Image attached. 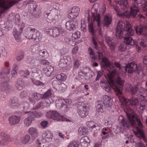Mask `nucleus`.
<instances>
[{
    "label": "nucleus",
    "mask_w": 147,
    "mask_h": 147,
    "mask_svg": "<svg viewBox=\"0 0 147 147\" xmlns=\"http://www.w3.org/2000/svg\"><path fill=\"white\" fill-rule=\"evenodd\" d=\"M131 48L130 47H127V44L125 43L124 44H121L119 47V49L120 51H124L125 49H128Z\"/></svg>",
    "instance_id": "de8ad7c7"
},
{
    "label": "nucleus",
    "mask_w": 147,
    "mask_h": 147,
    "mask_svg": "<svg viewBox=\"0 0 147 147\" xmlns=\"http://www.w3.org/2000/svg\"><path fill=\"white\" fill-rule=\"evenodd\" d=\"M124 109L128 119H125L122 115H120L119 117V120L121 126L127 128L136 126L140 128L143 127L142 123L140 119L133 115V111L132 109L128 108Z\"/></svg>",
    "instance_id": "7ed1b4c3"
},
{
    "label": "nucleus",
    "mask_w": 147,
    "mask_h": 147,
    "mask_svg": "<svg viewBox=\"0 0 147 147\" xmlns=\"http://www.w3.org/2000/svg\"><path fill=\"white\" fill-rule=\"evenodd\" d=\"M21 119L20 116L16 115H12L9 117L8 120L11 125H14L19 123Z\"/></svg>",
    "instance_id": "ddd939ff"
},
{
    "label": "nucleus",
    "mask_w": 147,
    "mask_h": 147,
    "mask_svg": "<svg viewBox=\"0 0 147 147\" xmlns=\"http://www.w3.org/2000/svg\"><path fill=\"white\" fill-rule=\"evenodd\" d=\"M16 86L17 89L19 90H22L24 87V83L21 78H19L18 80Z\"/></svg>",
    "instance_id": "c85d7f7f"
},
{
    "label": "nucleus",
    "mask_w": 147,
    "mask_h": 147,
    "mask_svg": "<svg viewBox=\"0 0 147 147\" xmlns=\"http://www.w3.org/2000/svg\"><path fill=\"white\" fill-rule=\"evenodd\" d=\"M64 30L60 26L58 27H56V37L59 35L61 33H63Z\"/></svg>",
    "instance_id": "79ce46f5"
},
{
    "label": "nucleus",
    "mask_w": 147,
    "mask_h": 147,
    "mask_svg": "<svg viewBox=\"0 0 147 147\" xmlns=\"http://www.w3.org/2000/svg\"><path fill=\"white\" fill-rule=\"evenodd\" d=\"M112 21L111 17L108 15L104 16L103 23L104 26H108L111 23Z\"/></svg>",
    "instance_id": "b1692460"
},
{
    "label": "nucleus",
    "mask_w": 147,
    "mask_h": 147,
    "mask_svg": "<svg viewBox=\"0 0 147 147\" xmlns=\"http://www.w3.org/2000/svg\"><path fill=\"white\" fill-rule=\"evenodd\" d=\"M87 73L84 71L80 70L78 72V76L79 78H83L84 76L86 75Z\"/></svg>",
    "instance_id": "4d7b16f0"
},
{
    "label": "nucleus",
    "mask_w": 147,
    "mask_h": 147,
    "mask_svg": "<svg viewBox=\"0 0 147 147\" xmlns=\"http://www.w3.org/2000/svg\"><path fill=\"white\" fill-rule=\"evenodd\" d=\"M13 34L15 37L16 40L18 42H20L21 41V37L20 35L21 34H20L17 30H15L13 32Z\"/></svg>",
    "instance_id": "58836bf2"
},
{
    "label": "nucleus",
    "mask_w": 147,
    "mask_h": 147,
    "mask_svg": "<svg viewBox=\"0 0 147 147\" xmlns=\"http://www.w3.org/2000/svg\"><path fill=\"white\" fill-rule=\"evenodd\" d=\"M43 141H45L46 142H48L52 140L51 134L50 133H47L45 132L42 135Z\"/></svg>",
    "instance_id": "cd10ccee"
},
{
    "label": "nucleus",
    "mask_w": 147,
    "mask_h": 147,
    "mask_svg": "<svg viewBox=\"0 0 147 147\" xmlns=\"http://www.w3.org/2000/svg\"><path fill=\"white\" fill-rule=\"evenodd\" d=\"M138 134L139 135L140 137L145 142H147V138L145 137L144 134L142 131L139 127H137Z\"/></svg>",
    "instance_id": "c756f323"
},
{
    "label": "nucleus",
    "mask_w": 147,
    "mask_h": 147,
    "mask_svg": "<svg viewBox=\"0 0 147 147\" xmlns=\"http://www.w3.org/2000/svg\"><path fill=\"white\" fill-rule=\"evenodd\" d=\"M140 90L143 91L142 92L140 91V92H139V94L144 98L145 96H147V90H144L142 88H141Z\"/></svg>",
    "instance_id": "6e6d98bb"
},
{
    "label": "nucleus",
    "mask_w": 147,
    "mask_h": 147,
    "mask_svg": "<svg viewBox=\"0 0 147 147\" xmlns=\"http://www.w3.org/2000/svg\"><path fill=\"white\" fill-rule=\"evenodd\" d=\"M101 65L103 68L108 71V76L110 81V82L102 81L100 83L102 88L108 92H110L112 89L114 90L116 92V95L119 96L121 105L124 111V109L128 108L132 109L130 107L131 105L136 106L138 105L139 101L137 98H133L130 100L124 97L121 90L124 81L119 77L115 67L111 65L109 60L107 57H103Z\"/></svg>",
    "instance_id": "f257e3e1"
},
{
    "label": "nucleus",
    "mask_w": 147,
    "mask_h": 147,
    "mask_svg": "<svg viewBox=\"0 0 147 147\" xmlns=\"http://www.w3.org/2000/svg\"><path fill=\"white\" fill-rule=\"evenodd\" d=\"M109 128L108 127L104 128L102 129L101 133L103 135H109Z\"/></svg>",
    "instance_id": "69168bd1"
},
{
    "label": "nucleus",
    "mask_w": 147,
    "mask_h": 147,
    "mask_svg": "<svg viewBox=\"0 0 147 147\" xmlns=\"http://www.w3.org/2000/svg\"><path fill=\"white\" fill-rule=\"evenodd\" d=\"M48 124V122L47 121L44 120L41 122L40 125L43 128H45L47 127Z\"/></svg>",
    "instance_id": "0e129e2a"
},
{
    "label": "nucleus",
    "mask_w": 147,
    "mask_h": 147,
    "mask_svg": "<svg viewBox=\"0 0 147 147\" xmlns=\"http://www.w3.org/2000/svg\"><path fill=\"white\" fill-rule=\"evenodd\" d=\"M79 107L78 110V113L79 116L82 118L86 117L88 114L89 107L88 105L86 104H82Z\"/></svg>",
    "instance_id": "1a4fd4ad"
},
{
    "label": "nucleus",
    "mask_w": 147,
    "mask_h": 147,
    "mask_svg": "<svg viewBox=\"0 0 147 147\" xmlns=\"http://www.w3.org/2000/svg\"><path fill=\"white\" fill-rule=\"evenodd\" d=\"M33 120L30 117H28L24 120V124L28 127L31 124Z\"/></svg>",
    "instance_id": "ea45409f"
},
{
    "label": "nucleus",
    "mask_w": 147,
    "mask_h": 147,
    "mask_svg": "<svg viewBox=\"0 0 147 147\" xmlns=\"http://www.w3.org/2000/svg\"><path fill=\"white\" fill-rule=\"evenodd\" d=\"M84 21L83 20L81 21V29L83 32H85L86 30V25L84 23Z\"/></svg>",
    "instance_id": "052dcab7"
},
{
    "label": "nucleus",
    "mask_w": 147,
    "mask_h": 147,
    "mask_svg": "<svg viewBox=\"0 0 147 147\" xmlns=\"http://www.w3.org/2000/svg\"><path fill=\"white\" fill-rule=\"evenodd\" d=\"M94 123L92 121H88L87 122V124L88 125V127L89 128L94 129V131L95 130L99 131L100 129V126L97 124H94Z\"/></svg>",
    "instance_id": "393cba45"
},
{
    "label": "nucleus",
    "mask_w": 147,
    "mask_h": 147,
    "mask_svg": "<svg viewBox=\"0 0 147 147\" xmlns=\"http://www.w3.org/2000/svg\"><path fill=\"white\" fill-rule=\"evenodd\" d=\"M39 59V58L36 55H32L31 57H28L26 61L28 63L31 65H34Z\"/></svg>",
    "instance_id": "aec40b11"
},
{
    "label": "nucleus",
    "mask_w": 147,
    "mask_h": 147,
    "mask_svg": "<svg viewBox=\"0 0 147 147\" xmlns=\"http://www.w3.org/2000/svg\"><path fill=\"white\" fill-rule=\"evenodd\" d=\"M129 89V91L131 92L132 94H135L138 92V88L137 86L134 87H131Z\"/></svg>",
    "instance_id": "864d4df0"
},
{
    "label": "nucleus",
    "mask_w": 147,
    "mask_h": 147,
    "mask_svg": "<svg viewBox=\"0 0 147 147\" xmlns=\"http://www.w3.org/2000/svg\"><path fill=\"white\" fill-rule=\"evenodd\" d=\"M147 103L145 100H142L140 102V106L139 107L140 109L143 110L146 107Z\"/></svg>",
    "instance_id": "c03bdc74"
},
{
    "label": "nucleus",
    "mask_w": 147,
    "mask_h": 147,
    "mask_svg": "<svg viewBox=\"0 0 147 147\" xmlns=\"http://www.w3.org/2000/svg\"><path fill=\"white\" fill-rule=\"evenodd\" d=\"M46 116L47 119L55 120V111H50L47 112L46 114Z\"/></svg>",
    "instance_id": "7c9ffc66"
},
{
    "label": "nucleus",
    "mask_w": 147,
    "mask_h": 147,
    "mask_svg": "<svg viewBox=\"0 0 147 147\" xmlns=\"http://www.w3.org/2000/svg\"><path fill=\"white\" fill-rule=\"evenodd\" d=\"M0 7L5 10L9 8L8 6L5 5V2L3 0H0Z\"/></svg>",
    "instance_id": "603ef678"
},
{
    "label": "nucleus",
    "mask_w": 147,
    "mask_h": 147,
    "mask_svg": "<svg viewBox=\"0 0 147 147\" xmlns=\"http://www.w3.org/2000/svg\"><path fill=\"white\" fill-rule=\"evenodd\" d=\"M56 78L59 81L62 82L66 80L67 76L64 73H61L57 75Z\"/></svg>",
    "instance_id": "473e14b6"
},
{
    "label": "nucleus",
    "mask_w": 147,
    "mask_h": 147,
    "mask_svg": "<svg viewBox=\"0 0 147 147\" xmlns=\"http://www.w3.org/2000/svg\"><path fill=\"white\" fill-rule=\"evenodd\" d=\"M104 105L106 107H111L113 105L111 98L107 95H105L103 96Z\"/></svg>",
    "instance_id": "a211bd4d"
},
{
    "label": "nucleus",
    "mask_w": 147,
    "mask_h": 147,
    "mask_svg": "<svg viewBox=\"0 0 147 147\" xmlns=\"http://www.w3.org/2000/svg\"><path fill=\"white\" fill-rule=\"evenodd\" d=\"M130 12L129 13V11L125 10V11L123 13L120 12V9L118 7H114L115 10L117 12L118 15L120 17L122 18H130V16H132L134 17H139L140 18H144V17L142 15H140V12L138 7L136 5H134L132 7L130 8Z\"/></svg>",
    "instance_id": "20e7f679"
},
{
    "label": "nucleus",
    "mask_w": 147,
    "mask_h": 147,
    "mask_svg": "<svg viewBox=\"0 0 147 147\" xmlns=\"http://www.w3.org/2000/svg\"><path fill=\"white\" fill-rule=\"evenodd\" d=\"M79 143L77 141H72L69 143L67 147H78Z\"/></svg>",
    "instance_id": "a19ab883"
},
{
    "label": "nucleus",
    "mask_w": 147,
    "mask_h": 147,
    "mask_svg": "<svg viewBox=\"0 0 147 147\" xmlns=\"http://www.w3.org/2000/svg\"><path fill=\"white\" fill-rule=\"evenodd\" d=\"M128 31L125 33V34L124 36V43L127 44V47H130L134 45V42L132 38L131 37L133 36L134 33V31L132 29H131L129 27L127 29Z\"/></svg>",
    "instance_id": "6e6552de"
},
{
    "label": "nucleus",
    "mask_w": 147,
    "mask_h": 147,
    "mask_svg": "<svg viewBox=\"0 0 147 147\" xmlns=\"http://www.w3.org/2000/svg\"><path fill=\"white\" fill-rule=\"evenodd\" d=\"M104 103L102 101H98L96 103V111L98 113H103L104 111Z\"/></svg>",
    "instance_id": "5701e85b"
},
{
    "label": "nucleus",
    "mask_w": 147,
    "mask_h": 147,
    "mask_svg": "<svg viewBox=\"0 0 147 147\" xmlns=\"http://www.w3.org/2000/svg\"><path fill=\"white\" fill-rule=\"evenodd\" d=\"M43 73L47 76H51L54 74V67L51 65H48L43 69Z\"/></svg>",
    "instance_id": "2eb2a0df"
},
{
    "label": "nucleus",
    "mask_w": 147,
    "mask_h": 147,
    "mask_svg": "<svg viewBox=\"0 0 147 147\" xmlns=\"http://www.w3.org/2000/svg\"><path fill=\"white\" fill-rule=\"evenodd\" d=\"M77 24V23L73 20H69L66 22L65 27L67 30H73L76 28Z\"/></svg>",
    "instance_id": "f3484780"
},
{
    "label": "nucleus",
    "mask_w": 147,
    "mask_h": 147,
    "mask_svg": "<svg viewBox=\"0 0 147 147\" xmlns=\"http://www.w3.org/2000/svg\"><path fill=\"white\" fill-rule=\"evenodd\" d=\"M87 132V130L84 127H80L79 128L78 132L80 135L85 134Z\"/></svg>",
    "instance_id": "8fccbe9b"
},
{
    "label": "nucleus",
    "mask_w": 147,
    "mask_h": 147,
    "mask_svg": "<svg viewBox=\"0 0 147 147\" xmlns=\"http://www.w3.org/2000/svg\"><path fill=\"white\" fill-rule=\"evenodd\" d=\"M40 62V64L42 65H47L49 64V62L45 59H41Z\"/></svg>",
    "instance_id": "774afa93"
},
{
    "label": "nucleus",
    "mask_w": 147,
    "mask_h": 147,
    "mask_svg": "<svg viewBox=\"0 0 147 147\" xmlns=\"http://www.w3.org/2000/svg\"><path fill=\"white\" fill-rule=\"evenodd\" d=\"M69 18H75L78 16L80 12V8L76 6L71 7L69 8Z\"/></svg>",
    "instance_id": "9d476101"
},
{
    "label": "nucleus",
    "mask_w": 147,
    "mask_h": 147,
    "mask_svg": "<svg viewBox=\"0 0 147 147\" xmlns=\"http://www.w3.org/2000/svg\"><path fill=\"white\" fill-rule=\"evenodd\" d=\"M20 74L21 76L26 78L29 75L30 73L28 70L26 69L25 71L22 70L20 71Z\"/></svg>",
    "instance_id": "a18cd8bd"
},
{
    "label": "nucleus",
    "mask_w": 147,
    "mask_h": 147,
    "mask_svg": "<svg viewBox=\"0 0 147 147\" xmlns=\"http://www.w3.org/2000/svg\"><path fill=\"white\" fill-rule=\"evenodd\" d=\"M122 69L123 71L124 74H126L127 70L128 73L131 74L136 70H138L136 64L132 62L129 64L127 65L125 67H123Z\"/></svg>",
    "instance_id": "9b49d317"
},
{
    "label": "nucleus",
    "mask_w": 147,
    "mask_h": 147,
    "mask_svg": "<svg viewBox=\"0 0 147 147\" xmlns=\"http://www.w3.org/2000/svg\"><path fill=\"white\" fill-rule=\"evenodd\" d=\"M57 90L61 92H64L66 90V85L63 83H61L60 84L57 85Z\"/></svg>",
    "instance_id": "f704fd0d"
},
{
    "label": "nucleus",
    "mask_w": 147,
    "mask_h": 147,
    "mask_svg": "<svg viewBox=\"0 0 147 147\" xmlns=\"http://www.w3.org/2000/svg\"><path fill=\"white\" fill-rule=\"evenodd\" d=\"M130 26L131 29H132V26L128 22H126V25L124 21L119 20L116 28V36L117 38H121L124 33L127 31L128 28Z\"/></svg>",
    "instance_id": "423d86ee"
},
{
    "label": "nucleus",
    "mask_w": 147,
    "mask_h": 147,
    "mask_svg": "<svg viewBox=\"0 0 147 147\" xmlns=\"http://www.w3.org/2000/svg\"><path fill=\"white\" fill-rule=\"evenodd\" d=\"M90 139L87 136L82 137L80 140L81 146L82 147H87L90 142Z\"/></svg>",
    "instance_id": "4be33fe9"
},
{
    "label": "nucleus",
    "mask_w": 147,
    "mask_h": 147,
    "mask_svg": "<svg viewBox=\"0 0 147 147\" xmlns=\"http://www.w3.org/2000/svg\"><path fill=\"white\" fill-rule=\"evenodd\" d=\"M116 2L120 5L121 10H125L129 7L127 0H117Z\"/></svg>",
    "instance_id": "412c9836"
},
{
    "label": "nucleus",
    "mask_w": 147,
    "mask_h": 147,
    "mask_svg": "<svg viewBox=\"0 0 147 147\" xmlns=\"http://www.w3.org/2000/svg\"><path fill=\"white\" fill-rule=\"evenodd\" d=\"M25 37L29 39L33 40L38 42L40 40L42 35L35 28L28 27L25 29Z\"/></svg>",
    "instance_id": "39448f33"
},
{
    "label": "nucleus",
    "mask_w": 147,
    "mask_h": 147,
    "mask_svg": "<svg viewBox=\"0 0 147 147\" xmlns=\"http://www.w3.org/2000/svg\"><path fill=\"white\" fill-rule=\"evenodd\" d=\"M73 39L74 38V41L75 39H77L80 38V32H76L75 33L73 34V36H72Z\"/></svg>",
    "instance_id": "e2e57ef3"
},
{
    "label": "nucleus",
    "mask_w": 147,
    "mask_h": 147,
    "mask_svg": "<svg viewBox=\"0 0 147 147\" xmlns=\"http://www.w3.org/2000/svg\"><path fill=\"white\" fill-rule=\"evenodd\" d=\"M74 67L76 68L78 67L80 65V61L78 59H75L74 61Z\"/></svg>",
    "instance_id": "338daca9"
},
{
    "label": "nucleus",
    "mask_w": 147,
    "mask_h": 147,
    "mask_svg": "<svg viewBox=\"0 0 147 147\" xmlns=\"http://www.w3.org/2000/svg\"><path fill=\"white\" fill-rule=\"evenodd\" d=\"M51 94V90H49L42 95V98H47L48 97L50 96Z\"/></svg>",
    "instance_id": "3c124183"
},
{
    "label": "nucleus",
    "mask_w": 147,
    "mask_h": 147,
    "mask_svg": "<svg viewBox=\"0 0 147 147\" xmlns=\"http://www.w3.org/2000/svg\"><path fill=\"white\" fill-rule=\"evenodd\" d=\"M11 107L13 109L18 108L19 100L18 97L15 96L11 98L10 100Z\"/></svg>",
    "instance_id": "dca6fc26"
},
{
    "label": "nucleus",
    "mask_w": 147,
    "mask_h": 147,
    "mask_svg": "<svg viewBox=\"0 0 147 147\" xmlns=\"http://www.w3.org/2000/svg\"><path fill=\"white\" fill-rule=\"evenodd\" d=\"M88 52L90 57L92 59H97V56L91 48L90 47L88 48Z\"/></svg>",
    "instance_id": "72a5a7b5"
},
{
    "label": "nucleus",
    "mask_w": 147,
    "mask_h": 147,
    "mask_svg": "<svg viewBox=\"0 0 147 147\" xmlns=\"http://www.w3.org/2000/svg\"><path fill=\"white\" fill-rule=\"evenodd\" d=\"M39 53V55L45 58H47L49 56L47 51L45 49L40 50Z\"/></svg>",
    "instance_id": "4c0bfd02"
},
{
    "label": "nucleus",
    "mask_w": 147,
    "mask_h": 147,
    "mask_svg": "<svg viewBox=\"0 0 147 147\" xmlns=\"http://www.w3.org/2000/svg\"><path fill=\"white\" fill-rule=\"evenodd\" d=\"M39 46L38 44H35L32 46L31 47V51L32 55H35L37 54L40 51Z\"/></svg>",
    "instance_id": "2f4dec72"
},
{
    "label": "nucleus",
    "mask_w": 147,
    "mask_h": 147,
    "mask_svg": "<svg viewBox=\"0 0 147 147\" xmlns=\"http://www.w3.org/2000/svg\"><path fill=\"white\" fill-rule=\"evenodd\" d=\"M68 62L67 57L65 55L61 58L59 64V66L61 68H66L67 66Z\"/></svg>",
    "instance_id": "6ab92c4d"
},
{
    "label": "nucleus",
    "mask_w": 147,
    "mask_h": 147,
    "mask_svg": "<svg viewBox=\"0 0 147 147\" xmlns=\"http://www.w3.org/2000/svg\"><path fill=\"white\" fill-rule=\"evenodd\" d=\"M12 87L6 82L1 83L0 87V91L3 93L9 92L11 90Z\"/></svg>",
    "instance_id": "4468645a"
},
{
    "label": "nucleus",
    "mask_w": 147,
    "mask_h": 147,
    "mask_svg": "<svg viewBox=\"0 0 147 147\" xmlns=\"http://www.w3.org/2000/svg\"><path fill=\"white\" fill-rule=\"evenodd\" d=\"M9 65V63L8 62L5 63V67H3L0 72V78H5L6 79H8L7 75L9 74L10 72V68L8 67Z\"/></svg>",
    "instance_id": "f8f14e48"
},
{
    "label": "nucleus",
    "mask_w": 147,
    "mask_h": 147,
    "mask_svg": "<svg viewBox=\"0 0 147 147\" xmlns=\"http://www.w3.org/2000/svg\"><path fill=\"white\" fill-rule=\"evenodd\" d=\"M71 103L70 99H58L56 100V107L57 108L64 111L67 110V106Z\"/></svg>",
    "instance_id": "0eeeda50"
},
{
    "label": "nucleus",
    "mask_w": 147,
    "mask_h": 147,
    "mask_svg": "<svg viewBox=\"0 0 147 147\" xmlns=\"http://www.w3.org/2000/svg\"><path fill=\"white\" fill-rule=\"evenodd\" d=\"M30 136L27 134L25 135L22 139V142L24 144H26L29 141L30 139Z\"/></svg>",
    "instance_id": "37998d69"
},
{
    "label": "nucleus",
    "mask_w": 147,
    "mask_h": 147,
    "mask_svg": "<svg viewBox=\"0 0 147 147\" xmlns=\"http://www.w3.org/2000/svg\"><path fill=\"white\" fill-rule=\"evenodd\" d=\"M33 11H34L32 12V14L36 18H38L40 15V12H39V10L37 11L36 9L34 8L33 9Z\"/></svg>",
    "instance_id": "680f3d73"
},
{
    "label": "nucleus",
    "mask_w": 147,
    "mask_h": 147,
    "mask_svg": "<svg viewBox=\"0 0 147 147\" xmlns=\"http://www.w3.org/2000/svg\"><path fill=\"white\" fill-rule=\"evenodd\" d=\"M24 53L23 51H22L20 53V55H18L17 58L16 59L18 61H20L24 58Z\"/></svg>",
    "instance_id": "bf43d9fd"
},
{
    "label": "nucleus",
    "mask_w": 147,
    "mask_h": 147,
    "mask_svg": "<svg viewBox=\"0 0 147 147\" xmlns=\"http://www.w3.org/2000/svg\"><path fill=\"white\" fill-rule=\"evenodd\" d=\"M28 132L30 134L33 136L37 134V130L34 127H31L29 129Z\"/></svg>",
    "instance_id": "49530a36"
},
{
    "label": "nucleus",
    "mask_w": 147,
    "mask_h": 147,
    "mask_svg": "<svg viewBox=\"0 0 147 147\" xmlns=\"http://www.w3.org/2000/svg\"><path fill=\"white\" fill-rule=\"evenodd\" d=\"M26 113H28V117H30L31 119H32V120L34 119L35 118V113H36V111H28L26 112Z\"/></svg>",
    "instance_id": "5fc2aeb1"
},
{
    "label": "nucleus",
    "mask_w": 147,
    "mask_h": 147,
    "mask_svg": "<svg viewBox=\"0 0 147 147\" xmlns=\"http://www.w3.org/2000/svg\"><path fill=\"white\" fill-rule=\"evenodd\" d=\"M56 120L57 121H66L67 122H70L71 121L64 116L61 115L56 111Z\"/></svg>",
    "instance_id": "a878e982"
},
{
    "label": "nucleus",
    "mask_w": 147,
    "mask_h": 147,
    "mask_svg": "<svg viewBox=\"0 0 147 147\" xmlns=\"http://www.w3.org/2000/svg\"><path fill=\"white\" fill-rule=\"evenodd\" d=\"M106 7L105 6H103L100 11L99 13H97V10L94 9V12H93V9H92V18L93 19V21L90 22L88 24V29L89 32L91 33L92 35V42L94 48L96 50L98 51L96 52L98 54L99 59H100L103 56V50L100 47H104L103 44L102 43L100 44L98 42L97 39H96L94 36L95 30L94 29V22H96L97 23V26L99 29L98 32L99 34L102 36V32L100 28V24L101 22L100 21V15L103 16L105 13L106 11Z\"/></svg>",
    "instance_id": "f03ea898"
},
{
    "label": "nucleus",
    "mask_w": 147,
    "mask_h": 147,
    "mask_svg": "<svg viewBox=\"0 0 147 147\" xmlns=\"http://www.w3.org/2000/svg\"><path fill=\"white\" fill-rule=\"evenodd\" d=\"M111 119L108 116H106L105 117V126H109L111 124Z\"/></svg>",
    "instance_id": "09e8293b"
},
{
    "label": "nucleus",
    "mask_w": 147,
    "mask_h": 147,
    "mask_svg": "<svg viewBox=\"0 0 147 147\" xmlns=\"http://www.w3.org/2000/svg\"><path fill=\"white\" fill-rule=\"evenodd\" d=\"M32 97L34 101H37L40 98H42V95L37 92H34L32 94Z\"/></svg>",
    "instance_id": "e433bc0d"
},
{
    "label": "nucleus",
    "mask_w": 147,
    "mask_h": 147,
    "mask_svg": "<svg viewBox=\"0 0 147 147\" xmlns=\"http://www.w3.org/2000/svg\"><path fill=\"white\" fill-rule=\"evenodd\" d=\"M42 77L38 73H35L34 76V78L36 80V82H35V84L36 86H41L43 85V84L39 81L41 79Z\"/></svg>",
    "instance_id": "bb28decb"
},
{
    "label": "nucleus",
    "mask_w": 147,
    "mask_h": 147,
    "mask_svg": "<svg viewBox=\"0 0 147 147\" xmlns=\"http://www.w3.org/2000/svg\"><path fill=\"white\" fill-rule=\"evenodd\" d=\"M9 139V136L8 135L4 133L3 134L2 137V140H3V141L6 144V142L7 141H8Z\"/></svg>",
    "instance_id": "13d9d810"
},
{
    "label": "nucleus",
    "mask_w": 147,
    "mask_h": 147,
    "mask_svg": "<svg viewBox=\"0 0 147 147\" xmlns=\"http://www.w3.org/2000/svg\"><path fill=\"white\" fill-rule=\"evenodd\" d=\"M65 40L67 44L71 46H74L76 44V42L74 41V39L72 36L66 37L65 39Z\"/></svg>",
    "instance_id": "c9c22d12"
}]
</instances>
